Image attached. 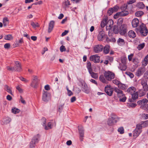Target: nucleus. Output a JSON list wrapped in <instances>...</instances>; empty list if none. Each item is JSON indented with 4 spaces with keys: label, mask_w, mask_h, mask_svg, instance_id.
<instances>
[{
    "label": "nucleus",
    "mask_w": 148,
    "mask_h": 148,
    "mask_svg": "<svg viewBox=\"0 0 148 148\" xmlns=\"http://www.w3.org/2000/svg\"><path fill=\"white\" fill-rule=\"evenodd\" d=\"M140 81L143 88L138 91V93L140 96H142L144 95L146 92L148 91V80L147 78H144L142 79Z\"/></svg>",
    "instance_id": "nucleus-1"
},
{
    "label": "nucleus",
    "mask_w": 148,
    "mask_h": 148,
    "mask_svg": "<svg viewBox=\"0 0 148 148\" xmlns=\"http://www.w3.org/2000/svg\"><path fill=\"white\" fill-rule=\"evenodd\" d=\"M119 118L115 114H112L108 119L107 123L109 126L114 125L119 120Z\"/></svg>",
    "instance_id": "nucleus-2"
},
{
    "label": "nucleus",
    "mask_w": 148,
    "mask_h": 148,
    "mask_svg": "<svg viewBox=\"0 0 148 148\" xmlns=\"http://www.w3.org/2000/svg\"><path fill=\"white\" fill-rule=\"evenodd\" d=\"M123 22V19L121 18H119L117 22V23L119 25L121 24L119 27V32L121 35H123L125 34L127 32L126 25L125 24H121Z\"/></svg>",
    "instance_id": "nucleus-3"
},
{
    "label": "nucleus",
    "mask_w": 148,
    "mask_h": 148,
    "mask_svg": "<svg viewBox=\"0 0 148 148\" xmlns=\"http://www.w3.org/2000/svg\"><path fill=\"white\" fill-rule=\"evenodd\" d=\"M114 90L117 93V96L119 98L120 101L123 102L125 101L126 97L122 90L117 88H115L114 89Z\"/></svg>",
    "instance_id": "nucleus-4"
},
{
    "label": "nucleus",
    "mask_w": 148,
    "mask_h": 148,
    "mask_svg": "<svg viewBox=\"0 0 148 148\" xmlns=\"http://www.w3.org/2000/svg\"><path fill=\"white\" fill-rule=\"evenodd\" d=\"M104 76L108 81H111L114 78L115 74L110 71H106L104 73Z\"/></svg>",
    "instance_id": "nucleus-5"
},
{
    "label": "nucleus",
    "mask_w": 148,
    "mask_h": 148,
    "mask_svg": "<svg viewBox=\"0 0 148 148\" xmlns=\"http://www.w3.org/2000/svg\"><path fill=\"white\" fill-rule=\"evenodd\" d=\"M138 29H139L140 33L142 36H145L147 35L148 33V30L144 24H142L140 25Z\"/></svg>",
    "instance_id": "nucleus-6"
},
{
    "label": "nucleus",
    "mask_w": 148,
    "mask_h": 148,
    "mask_svg": "<svg viewBox=\"0 0 148 148\" xmlns=\"http://www.w3.org/2000/svg\"><path fill=\"white\" fill-rule=\"evenodd\" d=\"M141 129L140 125L138 124L136 125V127L133 132V136L135 138H136L140 133L142 131Z\"/></svg>",
    "instance_id": "nucleus-7"
},
{
    "label": "nucleus",
    "mask_w": 148,
    "mask_h": 148,
    "mask_svg": "<svg viewBox=\"0 0 148 148\" xmlns=\"http://www.w3.org/2000/svg\"><path fill=\"white\" fill-rule=\"evenodd\" d=\"M39 137V136L38 134H37L32 139L30 143V147L31 148L35 147V144L38 142V139Z\"/></svg>",
    "instance_id": "nucleus-8"
},
{
    "label": "nucleus",
    "mask_w": 148,
    "mask_h": 148,
    "mask_svg": "<svg viewBox=\"0 0 148 148\" xmlns=\"http://www.w3.org/2000/svg\"><path fill=\"white\" fill-rule=\"evenodd\" d=\"M39 80L36 76H33L31 86L34 88H36L38 84Z\"/></svg>",
    "instance_id": "nucleus-9"
},
{
    "label": "nucleus",
    "mask_w": 148,
    "mask_h": 148,
    "mask_svg": "<svg viewBox=\"0 0 148 148\" xmlns=\"http://www.w3.org/2000/svg\"><path fill=\"white\" fill-rule=\"evenodd\" d=\"M14 68V71H16L20 72L22 70L21 64L18 61H15V65Z\"/></svg>",
    "instance_id": "nucleus-10"
},
{
    "label": "nucleus",
    "mask_w": 148,
    "mask_h": 148,
    "mask_svg": "<svg viewBox=\"0 0 148 148\" xmlns=\"http://www.w3.org/2000/svg\"><path fill=\"white\" fill-rule=\"evenodd\" d=\"M78 129L80 136V140L81 141H82L83 140L84 136V130L83 127L82 126H78Z\"/></svg>",
    "instance_id": "nucleus-11"
},
{
    "label": "nucleus",
    "mask_w": 148,
    "mask_h": 148,
    "mask_svg": "<svg viewBox=\"0 0 148 148\" xmlns=\"http://www.w3.org/2000/svg\"><path fill=\"white\" fill-rule=\"evenodd\" d=\"M103 47V46L102 45H96L94 47V51L96 53H99L102 51Z\"/></svg>",
    "instance_id": "nucleus-12"
},
{
    "label": "nucleus",
    "mask_w": 148,
    "mask_h": 148,
    "mask_svg": "<svg viewBox=\"0 0 148 148\" xmlns=\"http://www.w3.org/2000/svg\"><path fill=\"white\" fill-rule=\"evenodd\" d=\"M42 120L43 121V126L45 127V130H48L51 129L52 128V123L51 122H49L48 123L47 126H46L45 125V123L46 121V119L44 118L42 119Z\"/></svg>",
    "instance_id": "nucleus-13"
},
{
    "label": "nucleus",
    "mask_w": 148,
    "mask_h": 148,
    "mask_svg": "<svg viewBox=\"0 0 148 148\" xmlns=\"http://www.w3.org/2000/svg\"><path fill=\"white\" fill-rule=\"evenodd\" d=\"M100 57L97 55L92 56L90 57V60L95 63L99 62L100 61Z\"/></svg>",
    "instance_id": "nucleus-14"
},
{
    "label": "nucleus",
    "mask_w": 148,
    "mask_h": 148,
    "mask_svg": "<svg viewBox=\"0 0 148 148\" xmlns=\"http://www.w3.org/2000/svg\"><path fill=\"white\" fill-rule=\"evenodd\" d=\"M106 35H105V33L104 31H101L99 32L98 35V39L99 41H102L105 37H106Z\"/></svg>",
    "instance_id": "nucleus-15"
},
{
    "label": "nucleus",
    "mask_w": 148,
    "mask_h": 148,
    "mask_svg": "<svg viewBox=\"0 0 148 148\" xmlns=\"http://www.w3.org/2000/svg\"><path fill=\"white\" fill-rule=\"evenodd\" d=\"M82 90L85 93L88 94L90 92V88L87 85L84 83L82 84Z\"/></svg>",
    "instance_id": "nucleus-16"
},
{
    "label": "nucleus",
    "mask_w": 148,
    "mask_h": 148,
    "mask_svg": "<svg viewBox=\"0 0 148 148\" xmlns=\"http://www.w3.org/2000/svg\"><path fill=\"white\" fill-rule=\"evenodd\" d=\"M55 21H51L49 24V26L48 32L49 33H50L52 30L54 25Z\"/></svg>",
    "instance_id": "nucleus-17"
},
{
    "label": "nucleus",
    "mask_w": 148,
    "mask_h": 148,
    "mask_svg": "<svg viewBox=\"0 0 148 148\" xmlns=\"http://www.w3.org/2000/svg\"><path fill=\"white\" fill-rule=\"evenodd\" d=\"M139 21L138 19L137 18L134 19L132 22V26L134 27H136L138 25Z\"/></svg>",
    "instance_id": "nucleus-18"
},
{
    "label": "nucleus",
    "mask_w": 148,
    "mask_h": 148,
    "mask_svg": "<svg viewBox=\"0 0 148 148\" xmlns=\"http://www.w3.org/2000/svg\"><path fill=\"white\" fill-rule=\"evenodd\" d=\"M113 22L112 20L110 19L107 22L106 27V29L107 30L110 29L111 28V26L113 25Z\"/></svg>",
    "instance_id": "nucleus-19"
},
{
    "label": "nucleus",
    "mask_w": 148,
    "mask_h": 148,
    "mask_svg": "<svg viewBox=\"0 0 148 148\" xmlns=\"http://www.w3.org/2000/svg\"><path fill=\"white\" fill-rule=\"evenodd\" d=\"M145 72L144 69L143 68H139L136 73V75L138 77L141 75Z\"/></svg>",
    "instance_id": "nucleus-20"
},
{
    "label": "nucleus",
    "mask_w": 148,
    "mask_h": 148,
    "mask_svg": "<svg viewBox=\"0 0 148 148\" xmlns=\"http://www.w3.org/2000/svg\"><path fill=\"white\" fill-rule=\"evenodd\" d=\"M147 101L148 100L146 99H144L142 100L138 101L137 103L138 104L140 105L141 106L144 107Z\"/></svg>",
    "instance_id": "nucleus-21"
},
{
    "label": "nucleus",
    "mask_w": 148,
    "mask_h": 148,
    "mask_svg": "<svg viewBox=\"0 0 148 148\" xmlns=\"http://www.w3.org/2000/svg\"><path fill=\"white\" fill-rule=\"evenodd\" d=\"M47 94L48 92L47 91H44L43 92L42 99L43 101L46 102L48 101Z\"/></svg>",
    "instance_id": "nucleus-22"
},
{
    "label": "nucleus",
    "mask_w": 148,
    "mask_h": 148,
    "mask_svg": "<svg viewBox=\"0 0 148 148\" xmlns=\"http://www.w3.org/2000/svg\"><path fill=\"white\" fill-rule=\"evenodd\" d=\"M127 92L130 94L132 95L136 92V88L132 86L129 88L127 90Z\"/></svg>",
    "instance_id": "nucleus-23"
},
{
    "label": "nucleus",
    "mask_w": 148,
    "mask_h": 148,
    "mask_svg": "<svg viewBox=\"0 0 148 148\" xmlns=\"http://www.w3.org/2000/svg\"><path fill=\"white\" fill-rule=\"evenodd\" d=\"M110 46L108 45H106L104 47L103 52L104 54L108 53L110 51Z\"/></svg>",
    "instance_id": "nucleus-24"
},
{
    "label": "nucleus",
    "mask_w": 148,
    "mask_h": 148,
    "mask_svg": "<svg viewBox=\"0 0 148 148\" xmlns=\"http://www.w3.org/2000/svg\"><path fill=\"white\" fill-rule=\"evenodd\" d=\"M128 35L129 37L132 38H134L136 36V33L132 30H130L129 32Z\"/></svg>",
    "instance_id": "nucleus-25"
},
{
    "label": "nucleus",
    "mask_w": 148,
    "mask_h": 148,
    "mask_svg": "<svg viewBox=\"0 0 148 148\" xmlns=\"http://www.w3.org/2000/svg\"><path fill=\"white\" fill-rule=\"evenodd\" d=\"M148 63V54L144 58V60L142 61V64L143 66H145Z\"/></svg>",
    "instance_id": "nucleus-26"
},
{
    "label": "nucleus",
    "mask_w": 148,
    "mask_h": 148,
    "mask_svg": "<svg viewBox=\"0 0 148 148\" xmlns=\"http://www.w3.org/2000/svg\"><path fill=\"white\" fill-rule=\"evenodd\" d=\"M107 20L108 18L106 17L101 21L100 25L101 27H104L106 25Z\"/></svg>",
    "instance_id": "nucleus-27"
},
{
    "label": "nucleus",
    "mask_w": 148,
    "mask_h": 148,
    "mask_svg": "<svg viewBox=\"0 0 148 148\" xmlns=\"http://www.w3.org/2000/svg\"><path fill=\"white\" fill-rule=\"evenodd\" d=\"M99 79L103 83L108 84V82L107 81V80L106 79L105 77L102 75H101L99 77Z\"/></svg>",
    "instance_id": "nucleus-28"
},
{
    "label": "nucleus",
    "mask_w": 148,
    "mask_h": 148,
    "mask_svg": "<svg viewBox=\"0 0 148 148\" xmlns=\"http://www.w3.org/2000/svg\"><path fill=\"white\" fill-rule=\"evenodd\" d=\"M89 72L92 78L96 79L98 77V74L93 72L92 70Z\"/></svg>",
    "instance_id": "nucleus-29"
},
{
    "label": "nucleus",
    "mask_w": 148,
    "mask_h": 148,
    "mask_svg": "<svg viewBox=\"0 0 148 148\" xmlns=\"http://www.w3.org/2000/svg\"><path fill=\"white\" fill-rule=\"evenodd\" d=\"M11 121V119L9 117H7L3 119L2 122L4 124H6L9 123Z\"/></svg>",
    "instance_id": "nucleus-30"
},
{
    "label": "nucleus",
    "mask_w": 148,
    "mask_h": 148,
    "mask_svg": "<svg viewBox=\"0 0 148 148\" xmlns=\"http://www.w3.org/2000/svg\"><path fill=\"white\" fill-rule=\"evenodd\" d=\"M139 124L140 125L141 128L143 127H145L148 126V120L142 122L141 124Z\"/></svg>",
    "instance_id": "nucleus-31"
},
{
    "label": "nucleus",
    "mask_w": 148,
    "mask_h": 148,
    "mask_svg": "<svg viewBox=\"0 0 148 148\" xmlns=\"http://www.w3.org/2000/svg\"><path fill=\"white\" fill-rule=\"evenodd\" d=\"M3 22L4 26H6L9 23V20L7 17H5L3 19Z\"/></svg>",
    "instance_id": "nucleus-32"
},
{
    "label": "nucleus",
    "mask_w": 148,
    "mask_h": 148,
    "mask_svg": "<svg viewBox=\"0 0 148 148\" xmlns=\"http://www.w3.org/2000/svg\"><path fill=\"white\" fill-rule=\"evenodd\" d=\"M13 37L11 34H8L4 36V39L6 40H11L13 39Z\"/></svg>",
    "instance_id": "nucleus-33"
},
{
    "label": "nucleus",
    "mask_w": 148,
    "mask_h": 148,
    "mask_svg": "<svg viewBox=\"0 0 148 148\" xmlns=\"http://www.w3.org/2000/svg\"><path fill=\"white\" fill-rule=\"evenodd\" d=\"M132 98L134 100H136L138 98V93L137 92H136L133 94L131 95Z\"/></svg>",
    "instance_id": "nucleus-34"
},
{
    "label": "nucleus",
    "mask_w": 148,
    "mask_h": 148,
    "mask_svg": "<svg viewBox=\"0 0 148 148\" xmlns=\"http://www.w3.org/2000/svg\"><path fill=\"white\" fill-rule=\"evenodd\" d=\"M117 42L119 45H121L125 43L124 40L122 38H119L117 41Z\"/></svg>",
    "instance_id": "nucleus-35"
},
{
    "label": "nucleus",
    "mask_w": 148,
    "mask_h": 148,
    "mask_svg": "<svg viewBox=\"0 0 148 148\" xmlns=\"http://www.w3.org/2000/svg\"><path fill=\"white\" fill-rule=\"evenodd\" d=\"M120 16H125L129 14V12L127 11L123 10L122 12H119Z\"/></svg>",
    "instance_id": "nucleus-36"
},
{
    "label": "nucleus",
    "mask_w": 148,
    "mask_h": 148,
    "mask_svg": "<svg viewBox=\"0 0 148 148\" xmlns=\"http://www.w3.org/2000/svg\"><path fill=\"white\" fill-rule=\"evenodd\" d=\"M5 88L6 89V91L11 95H13L11 88L8 85L5 86Z\"/></svg>",
    "instance_id": "nucleus-37"
},
{
    "label": "nucleus",
    "mask_w": 148,
    "mask_h": 148,
    "mask_svg": "<svg viewBox=\"0 0 148 148\" xmlns=\"http://www.w3.org/2000/svg\"><path fill=\"white\" fill-rule=\"evenodd\" d=\"M23 42V38H21L18 41H16L15 45H16V46H18L20 45Z\"/></svg>",
    "instance_id": "nucleus-38"
},
{
    "label": "nucleus",
    "mask_w": 148,
    "mask_h": 148,
    "mask_svg": "<svg viewBox=\"0 0 148 148\" xmlns=\"http://www.w3.org/2000/svg\"><path fill=\"white\" fill-rule=\"evenodd\" d=\"M113 31L114 33L115 34L118 33L119 31L118 27L116 25L114 26L113 28Z\"/></svg>",
    "instance_id": "nucleus-39"
},
{
    "label": "nucleus",
    "mask_w": 148,
    "mask_h": 148,
    "mask_svg": "<svg viewBox=\"0 0 148 148\" xmlns=\"http://www.w3.org/2000/svg\"><path fill=\"white\" fill-rule=\"evenodd\" d=\"M31 24L34 28L39 27V24L37 22L34 23V22L32 21L31 22Z\"/></svg>",
    "instance_id": "nucleus-40"
},
{
    "label": "nucleus",
    "mask_w": 148,
    "mask_h": 148,
    "mask_svg": "<svg viewBox=\"0 0 148 148\" xmlns=\"http://www.w3.org/2000/svg\"><path fill=\"white\" fill-rule=\"evenodd\" d=\"M143 13V12L142 11H138L136 12L135 15L136 16L140 17L142 16Z\"/></svg>",
    "instance_id": "nucleus-41"
},
{
    "label": "nucleus",
    "mask_w": 148,
    "mask_h": 148,
    "mask_svg": "<svg viewBox=\"0 0 148 148\" xmlns=\"http://www.w3.org/2000/svg\"><path fill=\"white\" fill-rule=\"evenodd\" d=\"M137 6L140 8H143L145 7V5L143 3L139 2L137 4Z\"/></svg>",
    "instance_id": "nucleus-42"
},
{
    "label": "nucleus",
    "mask_w": 148,
    "mask_h": 148,
    "mask_svg": "<svg viewBox=\"0 0 148 148\" xmlns=\"http://www.w3.org/2000/svg\"><path fill=\"white\" fill-rule=\"evenodd\" d=\"M63 4L66 7H68L71 5L70 1L68 0H65Z\"/></svg>",
    "instance_id": "nucleus-43"
},
{
    "label": "nucleus",
    "mask_w": 148,
    "mask_h": 148,
    "mask_svg": "<svg viewBox=\"0 0 148 148\" xmlns=\"http://www.w3.org/2000/svg\"><path fill=\"white\" fill-rule=\"evenodd\" d=\"M118 87L119 88L123 90L125 89V85L121 83V82L118 85Z\"/></svg>",
    "instance_id": "nucleus-44"
},
{
    "label": "nucleus",
    "mask_w": 148,
    "mask_h": 148,
    "mask_svg": "<svg viewBox=\"0 0 148 148\" xmlns=\"http://www.w3.org/2000/svg\"><path fill=\"white\" fill-rule=\"evenodd\" d=\"M105 91L108 95L111 96L112 95L113 91L111 89L106 90Z\"/></svg>",
    "instance_id": "nucleus-45"
},
{
    "label": "nucleus",
    "mask_w": 148,
    "mask_h": 148,
    "mask_svg": "<svg viewBox=\"0 0 148 148\" xmlns=\"http://www.w3.org/2000/svg\"><path fill=\"white\" fill-rule=\"evenodd\" d=\"M87 67L89 72L92 70L91 69V64L90 62H88Z\"/></svg>",
    "instance_id": "nucleus-46"
},
{
    "label": "nucleus",
    "mask_w": 148,
    "mask_h": 148,
    "mask_svg": "<svg viewBox=\"0 0 148 148\" xmlns=\"http://www.w3.org/2000/svg\"><path fill=\"white\" fill-rule=\"evenodd\" d=\"M141 118L143 119H148V114H143L141 115Z\"/></svg>",
    "instance_id": "nucleus-47"
},
{
    "label": "nucleus",
    "mask_w": 148,
    "mask_h": 148,
    "mask_svg": "<svg viewBox=\"0 0 148 148\" xmlns=\"http://www.w3.org/2000/svg\"><path fill=\"white\" fill-rule=\"evenodd\" d=\"M12 112L16 114L19 112V110L17 108H14L12 109Z\"/></svg>",
    "instance_id": "nucleus-48"
},
{
    "label": "nucleus",
    "mask_w": 148,
    "mask_h": 148,
    "mask_svg": "<svg viewBox=\"0 0 148 148\" xmlns=\"http://www.w3.org/2000/svg\"><path fill=\"white\" fill-rule=\"evenodd\" d=\"M145 46V43H143L138 45L137 49L139 50H140L143 49Z\"/></svg>",
    "instance_id": "nucleus-49"
},
{
    "label": "nucleus",
    "mask_w": 148,
    "mask_h": 148,
    "mask_svg": "<svg viewBox=\"0 0 148 148\" xmlns=\"http://www.w3.org/2000/svg\"><path fill=\"white\" fill-rule=\"evenodd\" d=\"M112 82L117 85H118L120 82L117 79H114L112 81Z\"/></svg>",
    "instance_id": "nucleus-50"
},
{
    "label": "nucleus",
    "mask_w": 148,
    "mask_h": 148,
    "mask_svg": "<svg viewBox=\"0 0 148 148\" xmlns=\"http://www.w3.org/2000/svg\"><path fill=\"white\" fill-rule=\"evenodd\" d=\"M66 88L68 91L67 94L69 96L72 95H73V92H71V91L69 90L68 87L67 86H66Z\"/></svg>",
    "instance_id": "nucleus-51"
},
{
    "label": "nucleus",
    "mask_w": 148,
    "mask_h": 148,
    "mask_svg": "<svg viewBox=\"0 0 148 148\" xmlns=\"http://www.w3.org/2000/svg\"><path fill=\"white\" fill-rule=\"evenodd\" d=\"M118 131L121 134H123L124 132V129L123 127L119 128L118 130Z\"/></svg>",
    "instance_id": "nucleus-52"
},
{
    "label": "nucleus",
    "mask_w": 148,
    "mask_h": 148,
    "mask_svg": "<svg viewBox=\"0 0 148 148\" xmlns=\"http://www.w3.org/2000/svg\"><path fill=\"white\" fill-rule=\"evenodd\" d=\"M114 12L112 9V8L109 9L108 11V13L109 15H111Z\"/></svg>",
    "instance_id": "nucleus-53"
},
{
    "label": "nucleus",
    "mask_w": 148,
    "mask_h": 148,
    "mask_svg": "<svg viewBox=\"0 0 148 148\" xmlns=\"http://www.w3.org/2000/svg\"><path fill=\"white\" fill-rule=\"evenodd\" d=\"M10 47V44L9 43H7L4 45V47L5 49H8Z\"/></svg>",
    "instance_id": "nucleus-54"
},
{
    "label": "nucleus",
    "mask_w": 148,
    "mask_h": 148,
    "mask_svg": "<svg viewBox=\"0 0 148 148\" xmlns=\"http://www.w3.org/2000/svg\"><path fill=\"white\" fill-rule=\"evenodd\" d=\"M63 105H64L63 104L62 105H61L59 106L58 110V112H61L62 111L63 108Z\"/></svg>",
    "instance_id": "nucleus-55"
},
{
    "label": "nucleus",
    "mask_w": 148,
    "mask_h": 148,
    "mask_svg": "<svg viewBox=\"0 0 148 148\" xmlns=\"http://www.w3.org/2000/svg\"><path fill=\"white\" fill-rule=\"evenodd\" d=\"M112 8L114 12H116L118 11L119 7L118 6L116 5Z\"/></svg>",
    "instance_id": "nucleus-56"
},
{
    "label": "nucleus",
    "mask_w": 148,
    "mask_h": 148,
    "mask_svg": "<svg viewBox=\"0 0 148 148\" xmlns=\"http://www.w3.org/2000/svg\"><path fill=\"white\" fill-rule=\"evenodd\" d=\"M16 88L20 93H22L23 92V89L19 86H17L16 87Z\"/></svg>",
    "instance_id": "nucleus-57"
},
{
    "label": "nucleus",
    "mask_w": 148,
    "mask_h": 148,
    "mask_svg": "<svg viewBox=\"0 0 148 148\" xmlns=\"http://www.w3.org/2000/svg\"><path fill=\"white\" fill-rule=\"evenodd\" d=\"M119 12L117 13L114 16V18L115 19H116L119 18V16H120Z\"/></svg>",
    "instance_id": "nucleus-58"
},
{
    "label": "nucleus",
    "mask_w": 148,
    "mask_h": 148,
    "mask_svg": "<svg viewBox=\"0 0 148 148\" xmlns=\"http://www.w3.org/2000/svg\"><path fill=\"white\" fill-rule=\"evenodd\" d=\"M19 78L21 81L24 82L25 83H27L28 82V80H27L22 77H19Z\"/></svg>",
    "instance_id": "nucleus-59"
},
{
    "label": "nucleus",
    "mask_w": 148,
    "mask_h": 148,
    "mask_svg": "<svg viewBox=\"0 0 148 148\" xmlns=\"http://www.w3.org/2000/svg\"><path fill=\"white\" fill-rule=\"evenodd\" d=\"M7 69L9 71H14V67H10L9 66H7Z\"/></svg>",
    "instance_id": "nucleus-60"
},
{
    "label": "nucleus",
    "mask_w": 148,
    "mask_h": 148,
    "mask_svg": "<svg viewBox=\"0 0 148 148\" xmlns=\"http://www.w3.org/2000/svg\"><path fill=\"white\" fill-rule=\"evenodd\" d=\"M60 50L61 52L65 51L66 49L65 47L63 45H62L60 47Z\"/></svg>",
    "instance_id": "nucleus-61"
},
{
    "label": "nucleus",
    "mask_w": 148,
    "mask_h": 148,
    "mask_svg": "<svg viewBox=\"0 0 148 148\" xmlns=\"http://www.w3.org/2000/svg\"><path fill=\"white\" fill-rule=\"evenodd\" d=\"M128 105L129 107L134 108L136 106V104L134 103H130Z\"/></svg>",
    "instance_id": "nucleus-62"
},
{
    "label": "nucleus",
    "mask_w": 148,
    "mask_h": 148,
    "mask_svg": "<svg viewBox=\"0 0 148 148\" xmlns=\"http://www.w3.org/2000/svg\"><path fill=\"white\" fill-rule=\"evenodd\" d=\"M20 100L21 101V102L23 104H25L26 103V102L25 100L21 96H20Z\"/></svg>",
    "instance_id": "nucleus-63"
},
{
    "label": "nucleus",
    "mask_w": 148,
    "mask_h": 148,
    "mask_svg": "<svg viewBox=\"0 0 148 148\" xmlns=\"http://www.w3.org/2000/svg\"><path fill=\"white\" fill-rule=\"evenodd\" d=\"M127 5H123L121 7V10L123 11V10H125L127 9Z\"/></svg>",
    "instance_id": "nucleus-64"
}]
</instances>
